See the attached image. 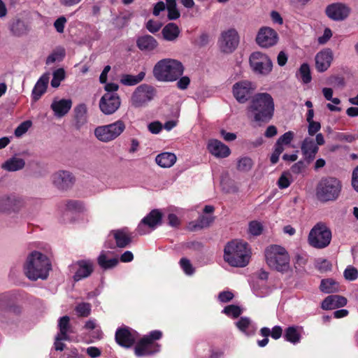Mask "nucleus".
<instances>
[{
    "label": "nucleus",
    "instance_id": "33",
    "mask_svg": "<svg viewBox=\"0 0 358 358\" xmlns=\"http://www.w3.org/2000/svg\"><path fill=\"white\" fill-rule=\"evenodd\" d=\"M10 30L14 36L20 37L28 33L29 27L23 20L15 19L11 22Z\"/></svg>",
    "mask_w": 358,
    "mask_h": 358
},
{
    "label": "nucleus",
    "instance_id": "15",
    "mask_svg": "<svg viewBox=\"0 0 358 358\" xmlns=\"http://www.w3.org/2000/svg\"><path fill=\"white\" fill-rule=\"evenodd\" d=\"M255 90L252 83L244 80L236 83L233 86V94L240 103H245L252 97Z\"/></svg>",
    "mask_w": 358,
    "mask_h": 358
},
{
    "label": "nucleus",
    "instance_id": "42",
    "mask_svg": "<svg viewBox=\"0 0 358 358\" xmlns=\"http://www.w3.org/2000/svg\"><path fill=\"white\" fill-rule=\"evenodd\" d=\"M253 166V162L251 158L245 157L241 158L237 163V169L242 172L249 171Z\"/></svg>",
    "mask_w": 358,
    "mask_h": 358
},
{
    "label": "nucleus",
    "instance_id": "18",
    "mask_svg": "<svg viewBox=\"0 0 358 358\" xmlns=\"http://www.w3.org/2000/svg\"><path fill=\"white\" fill-rule=\"evenodd\" d=\"M162 213L157 209L152 210L141 221L137 227V231L139 234L143 235L145 231L143 230L144 226H148L150 228L154 229L157 225L162 224Z\"/></svg>",
    "mask_w": 358,
    "mask_h": 358
},
{
    "label": "nucleus",
    "instance_id": "17",
    "mask_svg": "<svg viewBox=\"0 0 358 358\" xmlns=\"http://www.w3.org/2000/svg\"><path fill=\"white\" fill-rule=\"evenodd\" d=\"M53 184L59 189L66 190L71 188L75 181V177L68 171L61 170L55 173L52 176Z\"/></svg>",
    "mask_w": 358,
    "mask_h": 358
},
{
    "label": "nucleus",
    "instance_id": "47",
    "mask_svg": "<svg viewBox=\"0 0 358 358\" xmlns=\"http://www.w3.org/2000/svg\"><path fill=\"white\" fill-rule=\"evenodd\" d=\"M66 208L69 210L76 212H83L84 210L83 203L77 200H69L66 203Z\"/></svg>",
    "mask_w": 358,
    "mask_h": 358
},
{
    "label": "nucleus",
    "instance_id": "19",
    "mask_svg": "<svg viewBox=\"0 0 358 358\" xmlns=\"http://www.w3.org/2000/svg\"><path fill=\"white\" fill-rule=\"evenodd\" d=\"M73 266L77 267L73 275V280L76 282L89 277L94 271L93 262L89 259L79 260Z\"/></svg>",
    "mask_w": 358,
    "mask_h": 358
},
{
    "label": "nucleus",
    "instance_id": "51",
    "mask_svg": "<svg viewBox=\"0 0 358 358\" xmlns=\"http://www.w3.org/2000/svg\"><path fill=\"white\" fill-rule=\"evenodd\" d=\"M162 24L153 20H149L146 23V29L152 34L157 32L162 27Z\"/></svg>",
    "mask_w": 358,
    "mask_h": 358
},
{
    "label": "nucleus",
    "instance_id": "60",
    "mask_svg": "<svg viewBox=\"0 0 358 358\" xmlns=\"http://www.w3.org/2000/svg\"><path fill=\"white\" fill-rule=\"evenodd\" d=\"M287 173H283L280 177L279 178L278 180V187L280 189H285L289 186L290 185V180L289 178L286 176Z\"/></svg>",
    "mask_w": 358,
    "mask_h": 358
},
{
    "label": "nucleus",
    "instance_id": "50",
    "mask_svg": "<svg viewBox=\"0 0 358 358\" xmlns=\"http://www.w3.org/2000/svg\"><path fill=\"white\" fill-rule=\"evenodd\" d=\"M180 265L187 275H192L194 273V268L190 263V261L187 258L180 259Z\"/></svg>",
    "mask_w": 358,
    "mask_h": 358
},
{
    "label": "nucleus",
    "instance_id": "44",
    "mask_svg": "<svg viewBox=\"0 0 358 358\" xmlns=\"http://www.w3.org/2000/svg\"><path fill=\"white\" fill-rule=\"evenodd\" d=\"M299 73L304 83L307 84L311 81L312 78L310 66L307 63H303L301 65L299 68Z\"/></svg>",
    "mask_w": 358,
    "mask_h": 358
},
{
    "label": "nucleus",
    "instance_id": "1",
    "mask_svg": "<svg viewBox=\"0 0 358 358\" xmlns=\"http://www.w3.org/2000/svg\"><path fill=\"white\" fill-rule=\"evenodd\" d=\"M274 101L268 93H257L251 99L248 110L252 113L255 122L268 123L274 114Z\"/></svg>",
    "mask_w": 358,
    "mask_h": 358
},
{
    "label": "nucleus",
    "instance_id": "63",
    "mask_svg": "<svg viewBox=\"0 0 358 358\" xmlns=\"http://www.w3.org/2000/svg\"><path fill=\"white\" fill-rule=\"evenodd\" d=\"M190 83V79L188 76L181 77L177 83V87L180 90H186Z\"/></svg>",
    "mask_w": 358,
    "mask_h": 358
},
{
    "label": "nucleus",
    "instance_id": "40",
    "mask_svg": "<svg viewBox=\"0 0 358 358\" xmlns=\"http://www.w3.org/2000/svg\"><path fill=\"white\" fill-rule=\"evenodd\" d=\"M284 336L287 341L293 343H298L301 338V335L297 330V327L294 326L287 328Z\"/></svg>",
    "mask_w": 358,
    "mask_h": 358
},
{
    "label": "nucleus",
    "instance_id": "29",
    "mask_svg": "<svg viewBox=\"0 0 358 358\" xmlns=\"http://www.w3.org/2000/svg\"><path fill=\"white\" fill-rule=\"evenodd\" d=\"M214 221V217L210 215H201L197 220L189 223V229L191 231H196L208 227Z\"/></svg>",
    "mask_w": 358,
    "mask_h": 358
},
{
    "label": "nucleus",
    "instance_id": "53",
    "mask_svg": "<svg viewBox=\"0 0 358 358\" xmlns=\"http://www.w3.org/2000/svg\"><path fill=\"white\" fill-rule=\"evenodd\" d=\"M66 21V18L64 16H61L55 21L54 27L58 33L62 34L64 32Z\"/></svg>",
    "mask_w": 358,
    "mask_h": 358
},
{
    "label": "nucleus",
    "instance_id": "56",
    "mask_svg": "<svg viewBox=\"0 0 358 358\" xmlns=\"http://www.w3.org/2000/svg\"><path fill=\"white\" fill-rule=\"evenodd\" d=\"M63 337L60 335H57L55 336V341L54 343L55 349L57 351H63L66 347V345L62 342V341H69V338H62Z\"/></svg>",
    "mask_w": 358,
    "mask_h": 358
},
{
    "label": "nucleus",
    "instance_id": "9",
    "mask_svg": "<svg viewBox=\"0 0 358 358\" xmlns=\"http://www.w3.org/2000/svg\"><path fill=\"white\" fill-rule=\"evenodd\" d=\"M124 122L118 120L113 123L99 126L94 129V135L102 142H110L117 138L125 130Z\"/></svg>",
    "mask_w": 358,
    "mask_h": 358
},
{
    "label": "nucleus",
    "instance_id": "30",
    "mask_svg": "<svg viewBox=\"0 0 358 358\" xmlns=\"http://www.w3.org/2000/svg\"><path fill=\"white\" fill-rule=\"evenodd\" d=\"M180 33L179 27L173 22L168 23L162 30L164 39L168 41H175L178 37Z\"/></svg>",
    "mask_w": 358,
    "mask_h": 358
},
{
    "label": "nucleus",
    "instance_id": "41",
    "mask_svg": "<svg viewBox=\"0 0 358 358\" xmlns=\"http://www.w3.org/2000/svg\"><path fill=\"white\" fill-rule=\"evenodd\" d=\"M75 310L78 317H87L91 313V305L89 303H84V302L78 303L76 306Z\"/></svg>",
    "mask_w": 358,
    "mask_h": 358
},
{
    "label": "nucleus",
    "instance_id": "24",
    "mask_svg": "<svg viewBox=\"0 0 358 358\" xmlns=\"http://www.w3.org/2000/svg\"><path fill=\"white\" fill-rule=\"evenodd\" d=\"M49 74L44 73L36 82L31 92V97L34 101L39 100L42 95L45 93L49 83Z\"/></svg>",
    "mask_w": 358,
    "mask_h": 358
},
{
    "label": "nucleus",
    "instance_id": "46",
    "mask_svg": "<svg viewBox=\"0 0 358 358\" xmlns=\"http://www.w3.org/2000/svg\"><path fill=\"white\" fill-rule=\"evenodd\" d=\"M315 267L322 273L327 272L331 270V263L326 259H318L316 260Z\"/></svg>",
    "mask_w": 358,
    "mask_h": 358
},
{
    "label": "nucleus",
    "instance_id": "21",
    "mask_svg": "<svg viewBox=\"0 0 358 358\" xmlns=\"http://www.w3.org/2000/svg\"><path fill=\"white\" fill-rule=\"evenodd\" d=\"M110 236H113V239L115 241L117 248H125L132 241V238L127 228L112 230L108 237H110Z\"/></svg>",
    "mask_w": 358,
    "mask_h": 358
},
{
    "label": "nucleus",
    "instance_id": "22",
    "mask_svg": "<svg viewBox=\"0 0 358 358\" xmlns=\"http://www.w3.org/2000/svg\"><path fill=\"white\" fill-rule=\"evenodd\" d=\"M301 149L307 164H309L315 159L319 148L315 143L313 139L306 138L301 144Z\"/></svg>",
    "mask_w": 358,
    "mask_h": 358
},
{
    "label": "nucleus",
    "instance_id": "35",
    "mask_svg": "<svg viewBox=\"0 0 358 358\" xmlns=\"http://www.w3.org/2000/svg\"><path fill=\"white\" fill-rule=\"evenodd\" d=\"M145 73L141 71L138 75L123 74L120 78V83L126 86L136 85L141 82L145 78Z\"/></svg>",
    "mask_w": 358,
    "mask_h": 358
},
{
    "label": "nucleus",
    "instance_id": "12",
    "mask_svg": "<svg viewBox=\"0 0 358 358\" xmlns=\"http://www.w3.org/2000/svg\"><path fill=\"white\" fill-rule=\"evenodd\" d=\"M136 331L129 327L123 326L117 329L115 339L120 346L129 348L136 343Z\"/></svg>",
    "mask_w": 358,
    "mask_h": 358
},
{
    "label": "nucleus",
    "instance_id": "31",
    "mask_svg": "<svg viewBox=\"0 0 358 358\" xmlns=\"http://www.w3.org/2000/svg\"><path fill=\"white\" fill-rule=\"evenodd\" d=\"M177 157L172 152H162L157 155L156 163L162 168H170L176 162Z\"/></svg>",
    "mask_w": 358,
    "mask_h": 358
},
{
    "label": "nucleus",
    "instance_id": "48",
    "mask_svg": "<svg viewBox=\"0 0 358 358\" xmlns=\"http://www.w3.org/2000/svg\"><path fill=\"white\" fill-rule=\"evenodd\" d=\"M242 313V309L237 305H229L225 306V315L232 316L234 318L238 317Z\"/></svg>",
    "mask_w": 358,
    "mask_h": 358
},
{
    "label": "nucleus",
    "instance_id": "49",
    "mask_svg": "<svg viewBox=\"0 0 358 358\" xmlns=\"http://www.w3.org/2000/svg\"><path fill=\"white\" fill-rule=\"evenodd\" d=\"M248 230L251 234L259 236L263 231V226L259 222L253 220L249 223Z\"/></svg>",
    "mask_w": 358,
    "mask_h": 358
},
{
    "label": "nucleus",
    "instance_id": "45",
    "mask_svg": "<svg viewBox=\"0 0 358 358\" xmlns=\"http://www.w3.org/2000/svg\"><path fill=\"white\" fill-rule=\"evenodd\" d=\"M14 198L10 196H2L0 198V211L4 212L13 208Z\"/></svg>",
    "mask_w": 358,
    "mask_h": 358
},
{
    "label": "nucleus",
    "instance_id": "55",
    "mask_svg": "<svg viewBox=\"0 0 358 358\" xmlns=\"http://www.w3.org/2000/svg\"><path fill=\"white\" fill-rule=\"evenodd\" d=\"M133 17V13L130 12H126L122 13L121 15L118 16L116 20L120 21L119 25L122 27L130 21V20Z\"/></svg>",
    "mask_w": 358,
    "mask_h": 358
},
{
    "label": "nucleus",
    "instance_id": "25",
    "mask_svg": "<svg viewBox=\"0 0 358 358\" xmlns=\"http://www.w3.org/2000/svg\"><path fill=\"white\" fill-rule=\"evenodd\" d=\"M240 36L235 29L225 31V53H232L238 47Z\"/></svg>",
    "mask_w": 358,
    "mask_h": 358
},
{
    "label": "nucleus",
    "instance_id": "5",
    "mask_svg": "<svg viewBox=\"0 0 358 358\" xmlns=\"http://www.w3.org/2000/svg\"><path fill=\"white\" fill-rule=\"evenodd\" d=\"M341 182L335 177H322L315 187V197L322 202L335 201L340 195Z\"/></svg>",
    "mask_w": 358,
    "mask_h": 358
},
{
    "label": "nucleus",
    "instance_id": "6",
    "mask_svg": "<svg viewBox=\"0 0 358 358\" xmlns=\"http://www.w3.org/2000/svg\"><path fill=\"white\" fill-rule=\"evenodd\" d=\"M265 257L271 268L282 273L290 270L289 256L283 247L278 245L267 247Z\"/></svg>",
    "mask_w": 358,
    "mask_h": 358
},
{
    "label": "nucleus",
    "instance_id": "13",
    "mask_svg": "<svg viewBox=\"0 0 358 358\" xmlns=\"http://www.w3.org/2000/svg\"><path fill=\"white\" fill-rule=\"evenodd\" d=\"M278 41V33L269 27H262L259 29L255 41L262 48H268L275 45Z\"/></svg>",
    "mask_w": 358,
    "mask_h": 358
},
{
    "label": "nucleus",
    "instance_id": "20",
    "mask_svg": "<svg viewBox=\"0 0 358 358\" xmlns=\"http://www.w3.org/2000/svg\"><path fill=\"white\" fill-rule=\"evenodd\" d=\"M333 60V52L331 49L326 48L315 56V68L319 72H324L328 69Z\"/></svg>",
    "mask_w": 358,
    "mask_h": 358
},
{
    "label": "nucleus",
    "instance_id": "10",
    "mask_svg": "<svg viewBox=\"0 0 358 358\" xmlns=\"http://www.w3.org/2000/svg\"><path fill=\"white\" fill-rule=\"evenodd\" d=\"M157 94L156 89L150 85L142 84L138 86L131 97V105L135 108L145 106L152 101Z\"/></svg>",
    "mask_w": 358,
    "mask_h": 358
},
{
    "label": "nucleus",
    "instance_id": "16",
    "mask_svg": "<svg viewBox=\"0 0 358 358\" xmlns=\"http://www.w3.org/2000/svg\"><path fill=\"white\" fill-rule=\"evenodd\" d=\"M350 13V8L343 3H334L327 6L325 14L334 21L346 19Z\"/></svg>",
    "mask_w": 358,
    "mask_h": 358
},
{
    "label": "nucleus",
    "instance_id": "62",
    "mask_svg": "<svg viewBox=\"0 0 358 358\" xmlns=\"http://www.w3.org/2000/svg\"><path fill=\"white\" fill-rule=\"evenodd\" d=\"M168 224L173 227H178L180 224V220L178 216L173 213H169L168 215Z\"/></svg>",
    "mask_w": 358,
    "mask_h": 358
},
{
    "label": "nucleus",
    "instance_id": "43",
    "mask_svg": "<svg viewBox=\"0 0 358 358\" xmlns=\"http://www.w3.org/2000/svg\"><path fill=\"white\" fill-rule=\"evenodd\" d=\"M65 56V50L63 48L53 51L46 59V64L49 65L56 61H62Z\"/></svg>",
    "mask_w": 358,
    "mask_h": 358
},
{
    "label": "nucleus",
    "instance_id": "61",
    "mask_svg": "<svg viewBox=\"0 0 358 358\" xmlns=\"http://www.w3.org/2000/svg\"><path fill=\"white\" fill-rule=\"evenodd\" d=\"M162 129V124L158 122H153L148 124V130L154 134H159Z\"/></svg>",
    "mask_w": 358,
    "mask_h": 358
},
{
    "label": "nucleus",
    "instance_id": "2",
    "mask_svg": "<svg viewBox=\"0 0 358 358\" xmlns=\"http://www.w3.org/2000/svg\"><path fill=\"white\" fill-rule=\"evenodd\" d=\"M51 269V264L46 255L38 251L32 252L27 259L24 266L26 276L31 280L39 278L45 280L48 278Z\"/></svg>",
    "mask_w": 358,
    "mask_h": 358
},
{
    "label": "nucleus",
    "instance_id": "52",
    "mask_svg": "<svg viewBox=\"0 0 358 358\" xmlns=\"http://www.w3.org/2000/svg\"><path fill=\"white\" fill-rule=\"evenodd\" d=\"M344 277L346 280H354L358 277V271L355 267H348L344 271Z\"/></svg>",
    "mask_w": 358,
    "mask_h": 358
},
{
    "label": "nucleus",
    "instance_id": "7",
    "mask_svg": "<svg viewBox=\"0 0 358 358\" xmlns=\"http://www.w3.org/2000/svg\"><path fill=\"white\" fill-rule=\"evenodd\" d=\"M162 337V332L159 330L150 331L136 343L134 353L137 357L150 356L160 350L161 345L156 343Z\"/></svg>",
    "mask_w": 358,
    "mask_h": 358
},
{
    "label": "nucleus",
    "instance_id": "11",
    "mask_svg": "<svg viewBox=\"0 0 358 358\" xmlns=\"http://www.w3.org/2000/svg\"><path fill=\"white\" fill-rule=\"evenodd\" d=\"M249 62L253 71L256 73L266 76L272 71V61L266 55L260 52L252 53L249 58Z\"/></svg>",
    "mask_w": 358,
    "mask_h": 358
},
{
    "label": "nucleus",
    "instance_id": "23",
    "mask_svg": "<svg viewBox=\"0 0 358 358\" xmlns=\"http://www.w3.org/2000/svg\"><path fill=\"white\" fill-rule=\"evenodd\" d=\"M348 300L345 296L341 295H329L322 302L321 308L323 310H332L341 308L347 304Z\"/></svg>",
    "mask_w": 358,
    "mask_h": 358
},
{
    "label": "nucleus",
    "instance_id": "64",
    "mask_svg": "<svg viewBox=\"0 0 358 358\" xmlns=\"http://www.w3.org/2000/svg\"><path fill=\"white\" fill-rule=\"evenodd\" d=\"M332 36V32L329 28H326L322 36L318 38L320 44H325Z\"/></svg>",
    "mask_w": 358,
    "mask_h": 358
},
{
    "label": "nucleus",
    "instance_id": "38",
    "mask_svg": "<svg viewBox=\"0 0 358 358\" xmlns=\"http://www.w3.org/2000/svg\"><path fill=\"white\" fill-rule=\"evenodd\" d=\"M208 150L210 153L217 157H224V144L218 140H209Z\"/></svg>",
    "mask_w": 358,
    "mask_h": 358
},
{
    "label": "nucleus",
    "instance_id": "39",
    "mask_svg": "<svg viewBox=\"0 0 358 358\" xmlns=\"http://www.w3.org/2000/svg\"><path fill=\"white\" fill-rule=\"evenodd\" d=\"M58 327L59 329V332L57 335L62 336V338H69V336L68 335L69 332H72L71 331V324H70V317L67 315L61 317L59 320Z\"/></svg>",
    "mask_w": 358,
    "mask_h": 358
},
{
    "label": "nucleus",
    "instance_id": "34",
    "mask_svg": "<svg viewBox=\"0 0 358 358\" xmlns=\"http://www.w3.org/2000/svg\"><path fill=\"white\" fill-rule=\"evenodd\" d=\"M320 290L326 294H331L339 291V285L333 278H326L321 280Z\"/></svg>",
    "mask_w": 358,
    "mask_h": 358
},
{
    "label": "nucleus",
    "instance_id": "4",
    "mask_svg": "<svg viewBox=\"0 0 358 358\" xmlns=\"http://www.w3.org/2000/svg\"><path fill=\"white\" fill-rule=\"evenodd\" d=\"M250 257L247 243L233 240L225 245V262L232 266H245L249 263Z\"/></svg>",
    "mask_w": 358,
    "mask_h": 358
},
{
    "label": "nucleus",
    "instance_id": "3",
    "mask_svg": "<svg viewBox=\"0 0 358 358\" xmlns=\"http://www.w3.org/2000/svg\"><path fill=\"white\" fill-rule=\"evenodd\" d=\"M184 67L182 64L173 59L159 60L153 68L154 77L158 81L173 82L182 75Z\"/></svg>",
    "mask_w": 358,
    "mask_h": 358
},
{
    "label": "nucleus",
    "instance_id": "14",
    "mask_svg": "<svg viewBox=\"0 0 358 358\" xmlns=\"http://www.w3.org/2000/svg\"><path fill=\"white\" fill-rule=\"evenodd\" d=\"M121 101L117 94L105 93L99 101V108L105 115H112L120 108Z\"/></svg>",
    "mask_w": 358,
    "mask_h": 358
},
{
    "label": "nucleus",
    "instance_id": "37",
    "mask_svg": "<svg viewBox=\"0 0 358 358\" xmlns=\"http://www.w3.org/2000/svg\"><path fill=\"white\" fill-rule=\"evenodd\" d=\"M97 263L101 268L107 270L115 267L119 263V259L117 258L108 259L105 252H101L97 258Z\"/></svg>",
    "mask_w": 358,
    "mask_h": 358
},
{
    "label": "nucleus",
    "instance_id": "54",
    "mask_svg": "<svg viewBox=\"0 0 358 358\" xmlns=\"http://www.w3.org/2000/svg\"><path fill=\"white\" fill-rule=\"evenodd\" d=\"M30 121H25L21 123L15 130V135L17 137L21 136L27 132L29 127L31 126Z\"/></svg>",
    "mask_w": 358,
    "mask_h": 358
},
{
    "label": "nucleus",
    "instance_id": "58",
    "mask_svg": "<svg viewBox=\"0 0 358 358\" xmlns=\"http://www.w3.org/2000/svg\"><path fill=\"white\" fill-rule=\"evenodd\" d=\"M294 133L292 131H287L282 135L277 141H280V143L284 145H289L291 141L293 140Z\"/></svg>",
    "mask_w": 358,
    "mask_h": 358
},
{
    "label": "nucleus",
    "instance_id": "32",
    "mask_svg": "<svg viewBox=\"0 0 358 358\" xmlns=\"http://www.w3.org/2000/svg\"><path fill=\"white\" fill-rule=\"evenodd\" d=\"M0 312L13 313L16 315L20 313V308L15 305L10 304V299L8 294H0Z\"/></svg>",
    "mask_w": 358,
    "mask_h": 358
},
{
    "label": "nucleus",
    "instance_id": "59",
    "mask_svg": "<svg viewBox=\"0 0 358 358\" xmlns=\"http://www.w3.org/2000/svg\"><path fill=\"white\" fill-rule=\"evenodd\" d=\"M250 324V320L248 317H241L237 322L236 327L243 332H245L246 329Z\"/></svg>",
    "mask_w": 358,
    "mask_h": 358
},
{
    "label": "nucleus",
    "instance_id": "28",
    "mask_svg": "<svg viewBox=\"0 0 358 358\" xmlns=\"http://www.w3.org/2000/svg\"><path fill=\"white\" fill-rule=\"evenodd\" d=\"M87 111L86 105L84 103L79 104L74 108L75 127L77 129H80L87 123Z\"/></svg>",
    "mask_w": 358,
    "mask_h": 358
},
{
    "label": "nucleus",
    "instance_id": "27",
    "mask_svg": "<svg viewBox=\"0 0 358 358\" xmlns=\"http://www.w3.org/2000/svg\"><path fill=\"white\" fill-rule=\"evenodd\" d=\"M158 45L157 40L150 35H144L138 37L136 39V46L139 50L143 52H151Z\"/></svg>",
    "mask_w": 358,
    "mask_h": 358
},
{
    "label": "nucleus",
    "instance_id": "36",
    "mask_svg": "<svg viewBox=\"0 0 358 358\" xmlns=\"http://www.w3.org/2000/svg\"><path fill=\"white\" fill-rule=\"evenodd\" d=\"M25 162L21 158L12 157L2 164V168L8 171H16L24 168Z\"/></svg>",
    "mask_w": 358,
    "mask_h": 358
},
{
    "label": "nucleus",
    "instance_id": "8",
    "mask_svg": "<svg viewBox=\"0 0 358 358\" xmlns=\"http://www.w3.org/2000/svg\"><path fill=\"white\" fill-rule=\"evenodd\" d=\"M331 240V231L324 223L318 222L310 230L308 235L309 244L315 248L328 246Z\"/></svg>",
    "mask_w": 358,
    "mask_h": 358
},
{
    "label": "nucleus",
    "instance_id": "57",
    "mask_svg": "<svg viewBox=\"0 0 358 358\" xmlns=\"http://www.w3.org/2000/svg\"><path fill=\"white\" fill-rule=\"evenodd\" d=\"M321 129L319 122L312 121L308 122V132L310 136H314Z\"/></svg>",
    "mask_w": 358,
    "mask_h": 358
},
{
    "label": "nucleus",
    "instance_id": "26",
    "mask_svg": "<svg viewBox=\"0 0 358 358\" xmlns=\"http://www.w3.org/2000/svg\"><path fill=\"white\" fill-rule=\"evenodd\" d=\"M72 106L71 99H62L59 101L54 100L50 108L57 117H61L66 115Z\"/></svg>",
    "mask_w": 358,
    "mask_h": 358
}]
</instances>
